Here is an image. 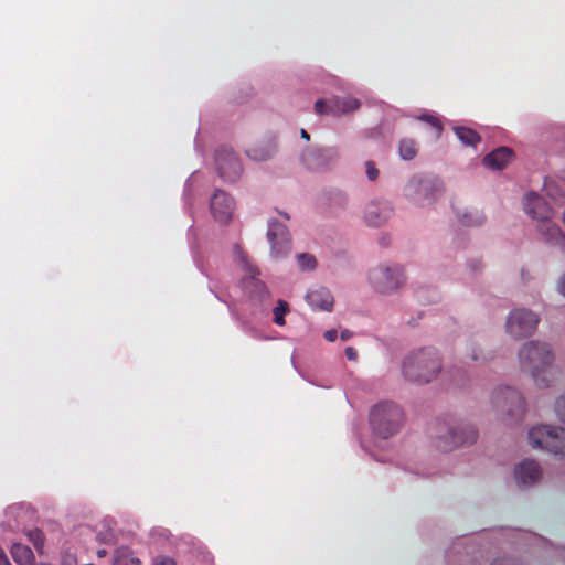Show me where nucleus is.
<instances>
[{
  "label": "nucleus",
  "mask_w": 565,
  "mask_h": 565,
  "mask_svg": "<svg viewBox=\"0 0 565 565\" xmlns=\"http://www.w3.org/2000/svg\"><path fill=\"white\" fill-rule=\"evenodd\" d=\"M529 440L533 448H541L554 455L565 456V429L541 425L529 431Z\"/></svg>",
  "instance_id": "obj_4"
},
{
  "label": "nucleus",
  "mask_w": 565,
  "mask_h": 565,
  "mask_svg": "<svg viewBox=\"0 0 565 565\" xmlns=\"http://www.w3.org/2000/svg\"><path fill=\"white\" fill-rule=\"evenodd\" d=\"M300 135H301V138H303V139H306V140H309V139H310L309 134H308V132H307V130H305V129H301Z\"/></svg>",
  "instance_id": "obj_44"
},
{
  "label": "nucleus",
  "mask_w": 565,
  "mask_h": 565,
  "mask_svg": "<svg viewBox=\"0 0 565 565\" xmlns=\"http://www.w3.org/2000/svg\"><path fill=\"white\" fill-rule=\"evenodd\" d=\"M495 405L501 406L502 408L505 405H509L507 412L512 414L514 412H522L524 408L523 398L520 393L511 387H505L504 390H500L494 397Z\"/></svg>",
  "instance_id": "obj_16"
},
{
  "label": "nucleus",
  "mask_w": 565,
  "mask_h": 565,
  "mask_svg": "<svg viewBox=\"0 0 565 565\" xmlns=\"http://www.w3.org/2000/svg\"><path fill=\"white\" fill-rule=\"evenodd\" d=\"M256 286L259 287L263 296H266V297L268 296V291H267L266 287L262 282L257 281Z\"/></svg>",
  "instance_id": "obj_42"
},
{
  "label": "nucleus",
  "mask_w": 565,
  "mask_h": 565,
  "mask_svg": "<svg viewBox=\"0 0 565 565\" xmlns=\"http://www.w3.org/2000/svg\"><path fill=\"white\" fill-rule=\"evenodd\" d=\"M471 359H472V360H477L478 358H477V355H476V354H472V355H471Z\"/></svg>",
  "instance_id": "obj_46"
},
{
  "label": "nucleus",
  "mask_w": 565,
  "mask_h": 565,
  "mask_svg": "<svg viewBox=\"0 0 565 565\" xmlns=\"http://www.w3.org/2000/svg\"><path fill=\"white\" fill-rule=\"evenodd\" d=\"M337 337H338V331L335 329H330V330L326 331L323 334V338L329 342L335 341Z\"/></svg>",
  "instance_id": "obj_36"
},
{
  "label": "nucleus",
  "mask_w": 565,
  "mask_h": 565,
  "mask_svg": "<svg viewBox=\"0 0 565 565\" xmlns=\"http://www.w3.org/2000/svg\"><path fill=\"white\" fill-rule=\"evenodd\" d=\"M555 413L562 423H565V395L561 396L555 403Z\"/></svg>",
  "instance_id": "obj_32"
},
{
  "label": "nucleus",
  "mask_w": 565,
  "mask_h": 565,
  "mask_svg": "<svg viewBox=\"0 0 565 565\" xmlns=\"http://www.w3.org/2000/svg\"><path fill=\"white\" fill-rule=\"evenodd\" d=\"M61 565H77V561L73 555H66Z\"/></svg>",
  "instance_id": "obj_39"
},
{
  "label": "nucleus",
  "mask_w": 565,
  "mask_h": 565,
  "mask_svg": "<svg viewBox=\"0 0 565 565\" xmlns=\"http://www.w3.org/2000/svg\"><path fill=\"white\" fill-rule=\"evenodd\" d=\"M153 565H177V564L173 558H171L169 556L160 555L153 559Z\"/></svg>",
  "instance_id": "obj_33"
},
{
  "label": "nucleus",
  "mask_w": 565,
  "mask_h": 565,
  "mask_svg": "<svg viewBox=\"0 0 565 565\" xmlns=\"http://www.w3.org/2000/svg\"><path fill=\"white\" fill-rule=\"evenodd\" d=\"M215 162L221 179L225 182H235L239 179L243 168L238 157L228 148L216 151Z\"/></svg>",
  "instance_id": "obj_8"
},
{
  "label": "nucleus",
  "mask_w": 565,
  "mask_h": 565,
  "mask_svg": "<svg viewBox=\"0 0 565 565\" xmlns=\"http://www.w3.org/2000/svg\"><path fill=\"white\" fill-rule=\"evenodd\" d=\"M289 311V306L284 300H278L277 307L274 308V322L277 326H285V315Z\"/></svg>",
  "instance_id": "obj_24"
},
{
  "label": "nucleus",
  "mask_w": 565,
  "mask_h": 565,
  "mask_svg": "<svg viewBox=\"0 0 565 565\" xmlns=\"http://www.w3.org/2000/svg\"><path fill=\"white\" fill-rule=\"evenodd\" d=\"M424 185V182L423 180L418 179V178H413L406 185L405 188V191L407 193V195H414L415 192L419 189V188H423Z\"/></svg>",
  "instance_id": "obj_31"
},
{
  "label": "nucleus",
  "mask_w": 565,
  "mask_h": 565,
  "mask_svg": "<svg viewBox=\"0 0 565 565\" xmlns=\"http://www.w3.org/2000/svg\"><path fill=\"white\" fill-rule=\"evenodd\" d=\"M419 120L429 124L436 130L437 136H439L441 134V130H443L441 122L434 115H429V114L422 115L419 117Z\"/></svg>",
  "instance_id": "obj_27"
},
{
  "label": "nucleus",
  "mask_w": 565,
  "mask_h": 565,
  "mask_svg": "<svg viewBox=\"0 0 565 565\" xmlns=\"http://www.w3.org/2000/svg\"><path fill=\"white\" fill-rule=\"evenodd\" d=\"M282 216L287 220L289 218V215L287 213H284Z\"/></svg>",
  "instance_id": "obj_45"
},
{
  "label": "nucleus",
  "mask_w": 565,
  "mask_h": 565,
  "mask_svg": "<svg viewBox=\"0 0 565 565\" xmlns=\"http://www.w3.org/2000/svg\"><path fill=\"white\" fill-rule=\"evenodd\" d=\"M267 239L270 243L271 255L280 258L288 255L291 250V242L288 228L278 221L268 223Z\"/></svg>",
  "instance_id": "obj_10"
},
{
  "label": "nucleus",
  "mask_w": 565,
  "mask_h": 565,
  "mask_svg": "<svg viewBox=\"0 0 565 565\" xmlns=\"http://www.w3.org/2000/svg\"><path fill=\"white\" fill-rule=\"evenodd\" d=\"M351 337H352V332L349 330H343L340 335L341 340H343V341L349 340Z\"/></svg>",
  "instance_id": "obj_41"
},
{
  "label": "nucleus",
  "mask_w": 565,
  "mask_h": 565,
  "mask_svg": "<svg viewBox=\"0 0 565 565\" xmlns=\"http://www.w3.org/2000/svg\"><path fill=\"white\" fill-rule=\"evenodd\" d=\"M364 166H365V173H366L367 179L370 181L377 180V178L380 175V171L376 168L375 163L371 160H367L364 162Z\"/></svg>",
  "instance_id": "obj_29"
},
{
  "label": "nucleus",
  "mask_w": 565,
  "mask_h": 565,
  "mask_svg": "<svg viewBox=\"0 0 565 565\" xmlns=\"http://www.w3.org/2000/svg\"><path fill=\"white\" fill-rule=\"evenodd\" d=\"M0 565H10L6 553L0 548Z\"/></svg>",
  "instance_id": "obj_40"
},
{
  "label": "nucleus",
  "mask_w": 565,
  "mask_h": 565,
  "mask_svg": "<svg viewBox=\"0 0 565 565\" xmlns=\"http://www.w3.org/2000/svg\"><path fill=\"white\" fill-rule=\"evenodd\" d=\"M540 319L536 313L529 309H515L510 312L507 319V331L515 338H525L531 335L539 323Z\"/></svg>",
  "instance_id": "obj_6"
},
{
  "label": "nucleus",
  "mask_w": 565,
  "mask_h": 565,
  "mask_svg": "<svg viewBox=\"0 0 565 565\" xmlns=\"http://www.w3.org/2000/svg\"><path fill=\"white\" fill-rule=\"evenodd\" d=\"M557 291L565 298V271L561 275L556 285Z\"/></svg>",
  "instance_id": "obj_35"
},
{
  "label": "nucleus",
  "mask_w": 565,
  "mask_h": 565,
  "mask_svg": "<svg viewBox=\"0 0 565 565\" xmlns=\"http://www.w3.org/2000/svg\"><path fill=\"white\" fill-rule=\"evenodd\" d=\"M525 213L540 222L551 218L552 210L547 202L539 194L530 192L524 199Z\"/></svg>",
  "instance_id": "obj_12"
},
{
  "label": "nucleus",
  "mask_w": 565,
  "mask_h": 565,
  "mask_svg": "<svg viewBox=\"0 0 565 565\" xmlns=\"http://www.w3.org/2000/svg\"><path fill=\"white\" fill-rule=\"evenodd\" d=\"M514 153L508 147H500L483 158V164L492 170H502L512 161Z\"/></svg>",
  "instance_id": "obj_18"
},
{
  "label": "nucleus",
  "mask_w": 565,
  "mask_h": 565,
  "mask_svg": "<svg viewBox=\"0 0 565 565\" xmlns=\"http://www.w3.org/2000/svg\"><path fill=\"white\" fill-rule=\"evenodd\" d=\"M235 249H236V253H237L241 264L250 274L252 278H254L256 275H258V270L248 264L247 256L245 255V253L238 246H236Z\"/></svg>",
  "instance_id": "obj_28"
},
{
  "label": "nucleus",
  "mask_w": 565,
  "mask_h": 565,
  "mask_svg": "<svg viewBox=\"0 0 565 565\" xmlns=\"http://www.w3.org/2000/svg\"><path fill=\"white\" fill-rule=\"evenodd\" d=\"M345 356L348 358V360L350 361H356L358 359V352L354 348L352 347H348L345 349Z\"/></svg>",
  "instance_id": "obj_37"
},
{
  "label": "nucleus",
  "mask_w": 565,
  "mask_h": 565,
  "mask_svg": "<svg viewBox=\"0 0 565 565\" xmlns=\"http://www.w3.org/2000/svg\"><path fill=\"white\" fill-rule=\"evenodd\" d=\"M298 265L303 270H311L316 267L317 260L315 256L303 253L297 256Z\"/></svg>",
  "instance_id": "obj_25"
},
{
  "label": "nucleus",
  "mask_w": 565,
  "mask_h": 565,
  "mask_svg": "<svg viewBox=\"0 0 565 565\" xmlns=\"http://www.w3.org/2000/svg\"><path fill=\"white\" fill-rule=\"evenodd\" d=\"M458 217L461 224L466 226L480 225L483 222V216L478 211L465 212L462 215L458 214Z\"/></svg>",
  "instance_id": "obj_23"
},
{
  "label": "nucleus",
  "mask_w": 565,
  "mask_h": 565,
  "mask_svg": "<svg viewBox=\"0 0 565 565\" xmlns=\"http://www.w3.org/2000/svg\"><path fill=\"white\" fill-rule=\"evenodd\" d=\"M404 423V412L394 402H381L370 412V425L372 431L387 439L397 434Z\"/></svg>",
  "instance_id": "obj_2"
},
{
  "label": "nucleus",
  "mask_w": 565,
  "mask_h": 565,
  "mask_svg": "<svg viewBox=\"0 0 565 565\" xmlns=\"http://www.w3.org/2000/svg\"><path fill=\"white\" fill-rule=\"evenodd\" d=\"M417 143L413 139H402L399 142V154L404 160H412L417 154Z\"/></svg>",
  "instance_id": "obj_22"
},
{
  "label": "nucleus",
  "mask_w": 565,
  "mask_h": 565,
  "mask_svg": "<svg viewBox=\"0 0 565 565\" xmlns=\"http://www.w3.org/2000/svg\"><path fill=\"white\" fill-rule=\"evenodd\" d=\"M393 214V210L387 202L372 201L364 210V221L370 226L383 225Z\"/></svg>",
  "instance_id": "obj_13"
},
{
  "label": "nucleus",
  "mask_w": 565,
  "mask_h": 565,
  "mask_svg": "<svg viewBox=\"0 0 565 565\" xmlns=\"http://www.w3.org/2000/svg\"><path fill=\"white\" fill-rule=\"evenodd\" d=\"M541 468L534 460H523L514 470L515 480L523 486H531L541 478Z\"/></svg>",
  "instance_id": "obj_14"
},
{
  "label": "nucleus",
  "mask_w": 565,
  "mask_h": 565,
  "mask_svg": "<svg viewBox=\"0 0 565 565\" xmlns=\"http://www.w3.org/2000/svg\"><path fill=\"white\" fill-rule=\"evenodd\" d=\"M11 555L14 562L19 565H33L34 554L32 550L21 543H14L11 546Z\"/></svg>",
  "instance_id": "obj_19"
},
{
  "label": "nucleus",
  "mask_w": 565,
  "mask_h": 565,
  "mask_svg": "<svg viewBox=\"0 0 565 565\" xmlns=\"http://www.w3.org/2000/svg\"><path fill=\"white\" fill-rule=\"evenodd\" d=\"M234 201L224 191L216 190L211 198V212L213 217L220 223H227L234 212Z\"/></svg>",
  "instance_id": "obj_11"
},
{
  "label": "nucleus",
  "mask_w": 565,
  "mask_h": 565,
  "mask_svg": "<svg viewBox=\"0 0 565 565\" xmlns=\"http://www.w3.org/2000/svg\"><path fill=\"white\" fill-rule=\"evenodd\" d=\"M96 555H97V557L103 558V557H105L107 555V551L105 548H99L96 552Z\"/></svg>",
  "instance_id": "obj_43"
},
{
  "label": "nucleus",
  "mask_w": 565,
  "mask_h": 565,
  "mask_svg": "<svg viewBox=\"0 0 565 565\" xmlns=\"http://www.w3.org/2000/svg\"><path fill=\"white\" fill-rule=\"evenodd\" d=\"M369 281L375 291L385 295L399 289L405 284V275L397 265H380L370 271Z\"/></svg>",
  "instance_id": "obj_5"
},
{
  "label": "nucleus",
  "mask_w": 565,
  "mask_h": 565,
  "mask_svg": "<svg viewBox=\"0 0 565 565\" xmlns=\"http://www.w3.org/2000/svg\"><path fill=\"white\" fill-rule=\"evenodd\" d=\"M539 232L547 244L565 250V234L551 218L540 222Z\"/></svg>",
  "instance_id": "obj_15"
},
{
  "label": "nucleus",
  "mask_w": 565,
  "mask_h": 565,
  "mask_svg": "<svg viewBox=\"0 0 565 565\" xmlns=\"http://www.w3.org/2000/svg\"><path fill=\"white\" fill-rule=\"evenodd\" d=\"M29 540L33 543L34 547L42 552L43 547V533L39 529L30 530L28 532Z\"/></svg>",
  "instance_id": "obj_26"
},
{
  "label": "nucleus",
  "mask_w": 565,
  "mask_h": 565,
  "mask_svg": "<svg viewBox=\"0 0 565 565\" xmlns=\"http://www.w3.org/2000/svg\"><path fill=\"white\" fill-rule=\"evenodd\" d=\"M441 370V361L433 348H422L408 353L402 364L404 377L414 383H429Z\"/></svg>",
  "instance_id": "obj_1"
},
{
  "label": "nucleus",
  "mask_w": 565,
  "mask_h": 565,
  "mask_svg": "<svg viewBox=\"0 0 565 565\" xmlns=\"http://www.w3.org/2000/svg\"><path fill=\"white\" fill-rule=\"evenodd\" d=\"M492 565H519L515 561L511 558H502V559H495Z\"/></svg>",
  "instance_id": "obj_38"
},
{
  "label": "nucleus",
  "mask_w": 565,
  "mask_h": 565,
  "mask_svg": "<svg viewBox=\"0 0 565 565\" xmlns=\"http://www.w3.org/2000/svg\"><path fill=\"white\" fill-rule=\"evenodd\" d=\"M113 565H141V561L132 555L128 548L116 551Z\"/></svg>",
  "instance_id": "obj_21"
},
{
  "label": "nucleus",
  "mask_w": 565,
  "mask_h": 565,
  "mask_svg": "<svg viewBox=\"0 0 565 565\" xmlns=\"http://www.w3.org/2000/svg\"><path fill=\"white\" fill-rule=\"evenodd\" d=\"M247 154L254 160H267L271 157V151L269 149L260 151L257 148H253L247 151Z\"/></svg>",
  "instance_id": "obj_30"
},
{
  "label": "nucleus",
  "mask_w": 565,
  "mask_h": 565,
  "mask_svg": "<svg viewBox=\"0 0 565 565\" xmlns=\"http://www.w3.org/2000/svg\"><path fill=\"white\" fill-rule=\"evenodd\" d=\"M306 299L310 307L315 310L330 311L333 307V297L331 292L324 287L309 290L307 292Z\"/></svg>",
  "instance_id": "obj_17"
},
{
  "label": "nucleus",
  "mask_w": 565,
  "mask_h": 565,
  "mask_svg": "<svg viewBox=\"0 0 565 565\" xmlns=\"http://www.w3.org/2000/svg\"><path fill=\"white\" fill-rule=\"evenodd\" d=\"M520 363L531 370L533 379L539 386H547L544 379L540 377L541 371L553 361L550 345L544 342L530 341L522 345L519 352Z\"/></svg>",
  "instance_id": "obj_3"
},
{
  "label": "nucleus",
  "mask_w": 565,
  "mask_h": 565,
  "mask_svg": "<svg viewBox=\"0 0 565 565\" xmlns=\"http://www.w3.org/2000/svg\"><path fill=\"white\" fill-rule=\"evenodd\" d=\"M454 131L457 136V138L465 145V146H477L481 138L477 131H475L471 128L467 127H455Z\"/></svg>",
  "instance_id": "obj_20"
},
{
  "label": "nucleus",
  "mask_w": 565,
  "mask_h": 565,
  "mask_svg": "<svg viewBox=\"0 0 565 565\" xmlns=\"http://www.w3.org/2000/svg\"><path fill=\"white\" fill-rule=\"evenodd\" d=\"M361 103L353 97H332L328 100L318 99L315 103V111L318 115H331L338 117L340 115L350 114L359 109Z\"/></svg>",
  "instance_id": "obj_9"
},
{
  "label": "nucleus",
  "mask_w": 565,
  "mask_h": 565,
  "mask_svg": "<svg viewBox=\"0 0 565 565\" xmlns=\"http://www.w3.org/2000/svg\"><path fill=\"white\" fill-rule=\"evenodd\" d=\"M316 156L319 158H329L332 159L337 156L335 151L330 148L320 149L316 152Z\"/></svg>",
  "instance_id": "obj_34"
},
{
  "label": "nucleus",
  "mask_w": 565,
  "mask_h": 565,
  "mask_svg": "<svg viewBox=\"0 0 565 565\" xmlns=\"http://www.w3.org/2000/svg\"><path fill=\"white\" fill-rule=\"evenodd\" d=\"M477 437V430L470 425L451 427L447 436L440 435L436 438L435 446L439 450L447 452L459 446L473 444Z\"/></svg>",
  "instance_id": "obj_7"
}]
</instances>
